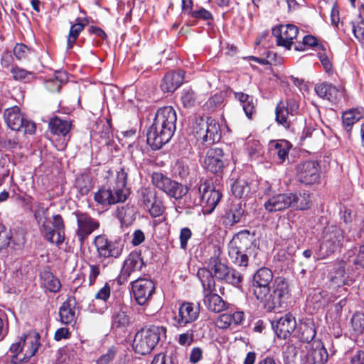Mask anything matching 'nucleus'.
Returning a JSON list of instances; mask_svg holds the SVG:
<instances>
[{
  "label": "nucleus",
  "instance_id": "nucleus-1",
  "mask_svg": "<svg viewBox=\"0 0 364 364\" xmlns=\"http://www.w3.org/2000/svg\"><path fill=\"white\" fill-rule=\"evenodd\" d=\"M127 173L124 168L117 171L114 176L107 177V184L95 193V202L102 205L124 202L129 196L126 187Z\"/></svg>",
  "mask_w": 364,
  "mask_h": 364
},
{
  "label": "nucleus",
  "instance_id": "nucleus-2",
  "mask_svg": "<svg viewBox=\"0 0 364 364\" xmlns=\"http://www.w3.org/2000/svg\"><path fill=\"white\" fill-rule=\"evenodd\" d=\"M197 276L203 287V302L205 306L214 313L226 310L228 304L216 293L215 279L209 269L200 268Z\"/></svg>",
  "mask_w": 364,
  "mask_h": 364
},
{
  "label": "nucleus",
  "instance_id": "nucleus-3",
  "mask_svg": "<svg viewBox=\"0 0 364 364\" xmlns=\"http://www.w3.org/2000/svg\"><path fill=\"white\" fill-rule=\"evenodd\" d=\"M166 328L156 325L145 326L138 331L133 340V349L141 355L150 353L156 346L162 335H165Z\"/></svg>",
  "mask_w": 364,
  "mask_h": 364
},
{
  "label": "nucleus",
  "instance_id": "nucleus-4",
  "mask_svg": "<svg viewBox=\"0 0 364 364\" xmlns=\"http://www.w3.org/2000/svg\"><path fill=\"white\" fill-rule=\"evenodd\" d=\"M344 242L343 231L336 225L326 227L322 233L319 249L314 255L315 259H324L340 250Z\"/></svg>",
  "mask_w": 364,
  "mask_h": 364
},
{
  "label": "nucleus",
  "instance_id": "nucleus-5",
  "mask_svg": "<svg viewBox=\"0 0 364 364\" xmlns=\"http://www.w3.org/2000/svg\"><path fill=\"white\" fill-rule=\"evenodd\" d=\"M289 287L287 282L282 278L275 279L272 291L270 288L268 293H264L262 298L257 300L260 301L262 306L267 311H272L276 309L282 307L285 304L289 296Z\"/></svg>",
  "mask_w": 364,
  "mask_h": 364
},
{
  "label": "nucleus",
  "instance_id": "nucleus-6",
  "mask_svg": "<svg viewBox=\"0 0 364 364\" xmlns=\"http://www.w3.org/2000/svg\"><path fill=\"white\" fill-rule=\"evenodd\" d=\"M209 270L218 280L223 281L235 287H238L243 280L242 275L236 269L229 267L221 262L219 249L214 251V255L208 259Z\"/></svg>",
  "mask_w": 364,
  "mask_h": 364
},
{
  "label": "nucleus",
  "instance_id": "nucleus-7",
  "mask_svg": "<svg viewBox=\"0 0 364 364\" xmlns=\"http://www.w3.org/2000/svg\"><path fill=\"white\" fill-rule=\"evenodd\" d=\"M4 119L8 127L12 130L23 131L25 134H33L36 130V124L28 119L18 106L6 109Z\"/></svg>",
  "mask_w": 364,
  "mask_h": 364
},
{
  "label": "nucleus",
  "instance_id": "nucleus-8",
  "mask_svg": "<svg viewBox=\"0 0 364 364\" xmlns=\"http://www.w3.org/2000/svg\"><path fill=\"white\" fill-rule=\"evenodd\" d=\"M153 185L176 200L181 199L188 191L187 186L171 179L159 172H154L151 176Z\"/></svg>",
  "mask_w": 364,
  "mask_h": 364
},
{
  "label": "nucleus",
  "instance_id": "nucleus-9",
  "mask_svg": "<svg viewBox=\"0 0 364 364\" xmlns=\"http://www.w3.org/2000/svg\"><path fill=\"white\" fill-rule=\"evenodd\" d=\"M95 245L98 254V259L110 262L112 258H118L122 252L124 245L120 241L109 240L105 235L95 238Z\"/></svg>",
  "mask_w": 364,
  "mask_h": 364
},
{
  "label": "nucleus",
  "instance_id": "nucleus-10",
  "mask_svg": "<svg viewBox=\"0 0 364 364\" xmlns=\"http://www.w3.org/2000/svg\"><path fill=\"white\" fill-rule=\"evenodd\" d=\"M198 188L200 191L199 196L203 214L212 213L220 201L222 193L207 182L201 183Z\"/></svg>",
  "mask_w": 364,
  "mask_h": 364
},
{
  "label": "nucleus",
  "instance_id": "nucleus-11",
  "mask_svg": "<svg viewBox=\"0 0 364 364\" xmlns=\"http://www.w3.org/2000/svg\"><path fill=\"white\" fill-rule=\"evenodd\" d=\"M198 140L205 145L209 146L220 141L221 138V129L219 123L212 117H208L200 127L196 130Z\"/></svg>",
  "mask_w": 364,
  "mask_h": 364
},
{
  "label": "nucleus",
  "instance_id": "nucleus-12",
  "mask_svg": "<svg viewBox=\"0 0 364 364\" xmlns=\"http://www.w3.org/2000/svg\"><path fill=\"white\" fill-rule=\"evenodd\" d=\"M200 309L199 304L183 301L178 307V314L173 318L174 326L183 328L196 321L199 317Z\"/></svg>",
  "mask_w": 364,
  "mask_h": 364
},
{
  "label": "nucleus",
  "instance_id": "nucleus-13",
  "mask_svg": "<svg viewBox=\"0 0 364 364\" xmlns=\"http://www.w3.org/2000/svg\"><path fill=\"white\" fill-rule=\"evenodd\" d=\"M173 134L168 129L153 122L146 133V141L152 149H161L172 138Z\"/></svg>",
  "mask_w": 364,
  "mask_h": 364
},
{
  "label": "nucleus",
  "instance_id": "nucleus-14",
  "mask_svg": "<svg viewBox=\"0 0 364 364\" xmlns=\"http://www.w3.org/2000/svg\"><path fill=\"white\" fill-rule=\"evenodd\" d=\"M296 178L305 185L315 184L319 181L321 171L319 164L314 161H306L296 166Z\"/></svg>",
  "mask_w": 364,
  "mask_h": 364
},
{
  "label": "nucleus",
  "instance_id": "nucleus-15",
  "mask_svg": "<svg viewBox=\"0 0 364 364\" xmlns=\"http://www.w3.org/2000/svg\"><path fill=\"white\" fill-rule=\"evenodd\" d=\"M299 109V104L294 98H289L286 102L280 100L275 108V121L284 128L290 127V116L295 115Z\"/></svg>",
  "mask_w": 364,
  "mask_h": 364
},
{
  "label": "nucleus",
  "instance_id": "nucleus-16",
  "mask_svg": "<svg viewBox=\"0 0 364 364\" xmlns=\"http://www.w3.org/2000/svg\"><path fill=\"white\" fill-rule=\"evenodd\" d=\"M131 286L134 299L140 306L148 303L155 289L154 282L146 278H138L132 282Z\"/></svg>",
  "mask_w": 364,
  "mask_h": 364
},
{
  "label": "nucleus",
  "instance_id": "nucleus-17",
  "mask_svg": "<svg viewBox=\"0 0 364 364\" xmlns=\"http://www.w3.org/2000/svg\"><path fill=\"white\" fill-rule=\"evenodd\" d=\"M75 215L77 225L76 236L80 244H83L87 237L99 228L100 224L86 213L77 211Z\"/></svg>",
  "mask_w": 364,
  "mask_h": 364
},
{
  "label": "nucleus",
  "instance_id": "nucleus-18",
  "mask_svg": "<svg viewBox=\"0 0 364 364\" xmlns=\"http://www.w3.org/2000/svg\"><path fill=\"white\" fill-rule=\"evenodd\" d=\"M272 278V272L267 267L260 268L255 272L252 279V292L257 299L269 292Z\"/></svg>",
  "mask_w": 364,
  "mask_h": 364
},
{
  "label": "nucleus",
  "instance_id": "nucleus-19",
  "mask_svg": "<svg viewBox=\"0 0 364 364\" xmlns=\"http://www.w3.org/2000/svg\"><path fill=\"white\" fill-rule=\"evenodd\" d=\"M52 225L54 229L46 224L42 225V231L45 233V238L50 243L61 245L65 240V225L61 215H54Z\"/></svg>",
  "mask_w": 364,
  "mask_h": 364
},
{
  "label": "nucleus",
  "instance_id": "nucleus-20",
  "mask_svg": "<svg viewBox=\"0 0 364 364\" xmlns=\"http://www.w3.org/2000/svg\"><path fill=\"white\" fill-rule=\"evenodd\" d=\"M306 350V364H326L329 355L323 342L321 340H315L311 343L305 346Z\"/></svg>",
  "mask_w": 364,
  "mask_h": 364
},
{
  "label": "nucleus",
  "instance_id": "nucleus-21",
  "mask_svg": "<svg viewBox=\"0 0 364 364\" xmlns=\"http://www.w3.org/2000/svg\"><path fill=\"white\" fill-rule=\"evenodd\" d=\"M299 28L293 24L281 25L272 29V34L276 38L277 45L290 50L293 40L296 38Z\"/></svg>",
  "mask_w": 364,
  "mask_h": 364
},
{
  "label": "nucleus",
  "instance_id": "nucleus-22",
  "mask_svg": "<svg viewBox=\"0 0 364 364\" xmlns=\"http://www.w3.org/2000/svg\"><path fill=\"white\" fill-rule=\"evenodd\" d=\"M39 346L38 334H27L22 336V354L14 359V364H22L33 357Z\"/></svg>",
  "mask_w": 364,
  "mask_h": 364
},
{
  "label": "nucleus",
  "instance_id": "nucleus-23",
  "mask_svg": "<svg viewBox=\"0 0 364 364\" xmlns=\"http://www.w3.org/2000/svg\"><path fill=\"white\" fill-rule=\"evenodd\" d=\"M296 322L290 313L272 321V327L279 338L286 339L295 330Z\"/></svg>",
  "mask_w": 364,
  "mask_h": 364
},
{
  "label": "nucleus",
  "instance_id": "nucleus-24",
  "mask_svg": "<svg viewBox=\"0 0 364 364\" xmlns=\"http://www.w3.org/2000/svg\"><path fill=\"white\" fill-rule=\"evenodd\" d=\"M223 156L222 149L216 147L210 149L204 159V168L213 173H220L224 168Z\"/></svg>",
  "mask_w": 364,
  "mask_h": 364
},
{
  "label": "nucleus",
  "instance_id": "nucleus-25",
  "mask_svg": "<svg viewBox=\"0 0 364 364\" xmlns=\"http://www.w3.org/2000/svg\"><path fill=\"white\" fill-rule=\"evenodd\" d=\"M108 264L109 262H105L104 259H97L96 261L90 259L86 262V266L84 267V281L87 282L89 287H92L95 284L97 277Z\"/></svg>",
  "mask_w": 364,
  "mask_h": 364
},
{
  "label": "nucleus",
  "instance_id": "nucleus-26",
  "mask_svg": "<svg viewBox=\"0 0 364 364\" xmlns=\"http://www.w3.org/2000/svg\"><path fill=\"white\" fill-rule=\"evenodd\" d=\"M177 120L176 112L171 106H166L159 109L154 121L168 129L173 134L176 130Z\"/></svg>",
  "mask_w": 364,
  "mask_h": 364
},
{
  "label": "nucleus",
  "instance_id": "nucleus-27",
  "mask_svg": "<svg viewBox=\"0 0 364 364\" xmlns=\"http://www.w3.org/2000/svg\"><path fill=\"white\" fill-rule=\"evenodd\" d=\"M143 264L144 262L140 255L136 252H131L124 262L119 279L127 281L132 273L141 270Z\"/></svg>",
  "mask_w": 364,
  "mask_h": 364
},
{
  "label": "nucleus",
  "instance_id": "nucleus-28",
  "mask_svg": "<svg viewBox=\"0 0 364 364\" xmlns=\"http://www.w3.org/2000/svg\"><path fill=\"white\" fill-rule=\"evenodd\" d=\"M314 90L319 97L331 102H336L343 95L341 90L327 82L316 84Z\"/></svg>",
  "mask_w": 364,
  "mask_h": 364
},
{
  "label": "nucleus",
  "instance_id": "nucleus-29",
  "mask_svg": "<svg viewBox=\"0 0 364 364\" xmlns=\"http://www.w3.org/2000/svg\"><path fill=\"white\" fill-rule=\"evenodd\" d=\"M269 213L282 211L290 208L289 193H277L269 197L264 203Z\"/></svg>",
  "mask_w": 364,
  "mask_h": 364
},
{
  "label": "nucleus",
  "instance_id": "nucleus-30",
  "mask_svg": "<svg viewBox=\"0 0 364 364\" xmlns=\"http://www.w3.org/2000/svg\"><path fill=\"white\" fill-rule=\"evenodd\" d=\"M185 72L182 70L169 72L165 75L161 84L164 92H173L183 82Z\"/></svg>",
  "mask_w": 364,
  "mask_h": 364
},
{
  "label": "nucleus",
  "instance_id": "nucleus-31",
  "mask_svg": "<svg viewBox=\"0 0 364 364\" xmlns=\"http://www.w3.org/2000/svg\"><path fill=\"white\" fill-rule=\"evenodd\" d=\"M291 148V144L287 140L272 141L269 144V153L278 164H282L288 159Z\"/></svg>",
  "mask_w": 364,
  "mask_h": 364
},
{
  "label": "nucleus",
  "instance_id": "nucleus-32",
  "mask_svg": "<svg viewBox=\"0 0 364 364\" xmlns=\"http://www.w3.org/2000/svg\"><path fill=\"white\" fill-rule=\"evenodd\" d=\"M243 246L240 245L237 235L228 245V256L235 264L240 267H247V255L242 254Z\"/></svg>",
  "mask_w": 364,
  "mask_h": 364
},
{
  "label": "nucleus",
  "instance_id": "nucleus-33",
  "mask_svg": "<svg viewBox=\"0 0 364 364\" xmlns=\"http://www.w3.org/2000/svg\"><path fill=\"white\" fill-rule=\"evenodd\" d=\"M244 321L242 311H235L232 314H223L220 315L215 321L217 328L227 329L230 327L237 326Z\"/></svg>",
  "mask_w": 364,
  "mask_h": 364
},
{
  "label": "nucleus",
  "instance_id": "nucleus-34",
  "mask_svg": "<svg viewBox=\"0 0 364 364\" xmlns=\"http://www.w3.org/2000/svg\"><path fill=\"white\" fill-rule=\"evenodd\" d=\"M316 335V327L312 319L306 318L300 321L297 328V337L301 342H306L307 344L311 343V341Z\"/></svg>",
  "mask_w": 364,
  "mask_h": 364
},
{
  "label": "nucleus",
  "instance_id": "nucleus-35",
  "mask_svg": "<svg viewBox=\"0 0 364 364\" xmlns=\"http://www.w3.org/2000/svg\"><path fill=\"white\" fill-rule=\"evenodd\" d=\"M290 208L296 210H306L311 206V196L307 191L289 193Z\"/></svg>",
  "mask_w": 364,
  "mask_h": 364
},
{
  "label": "nucleus",
  "instance_id": "nucleus-36",
  "mask_svg": "<svg viewBox=\"0 0 364 364\" xmlns=\"http://www.w3.org/2000/svg\"><path fill=\"white\" fill-rule=\"evenodd\" d=\"M200 188L195 187L192 188L188 196H186L183 201H179L176 206L177 211L181 213L178 209H185L186 214H191V210L197 206H200Z\"/></svg>",
  "mask_w": 364,
  "mask_h": 364
},
{
  "label": "nucleus",
  "instance_id": "nucleus-37",
  "mask_svg": "<svg viewBox=\"0 0 364 364\" xmlns=\"http://www.w3.org/2000/svg\"><path fill=\"white\" fill-rule=\"evenodd\" d=\"M59 316L61 323L65 325H73L77 320V309L75 304L70 299L64 301L59 309Z\"/></svg>",
  "mask_w": 364,
  "mask_h": 364
},
{
  "label": "nucleus",
  "instance_id": "nucleus-38",
  "mask_svg": "<svg viewBox=\"0 0 364 364\" xmlns=\"http://www.w3.org/2000/svg\"><path fill=\"white\" fill-rule=\"evenodd\" d=\"M240 245L243 246L242 254L247 255V266L248 265L249 259L252 257L255 258L258 247L255 242L252 240L249 232H239L237 234Z\"/></svg>",
  "mask_w": 364,
  "mask_h": 364
},
{
  "label": "nucleus",
  "instance_id": "nucleus-39",
  "mask_svg": "<svg viewBox=\"0 0 364 364\" xmlns=\"http://www.w3.org/2000/svg\"><path fill=\"white\" fill-rule=\"evenodd\" d=\"M243 214L242 204L240 202L233 203L226 210L223 218V223L225 226H232L240 222Z\"/></svg>",
  "mask_w": 364,
  "mask_h": 364
},
{
  "label": "nucleus",
  "instance_id": "nucleus-40",
  "mask_svg": "<svg viewBox=\"0 0 364 364\" xmlns=\"http://www.w3.org/2000/svg\"><path fill=\"white\" fill-rule=\"evenodd\" d=\"M40 277L42 281V284L50 292L56 293L60 290L61 283L59 279L50 270L43 269L40 273Z\"/></svg>",
  "mask_w": 364,
  "mask_h": 364
},
{
  "label": "nucleus",
  "instance_id": "nucleus-41",
  "mask_svg": "<svg viewBox=\"0 0 364 364\" xmlns=\"http://www.w3.org/2000/svg\"><path fill=\"white\" fill-rule=\"evenodd\" d=\"M49 127L53 134L66 137L70 132L71 123L55 117L50 121Z\"/></svg>",
  "mask_w": 364,
  "mask_h": 364
},
{
  "label": "nucleus",
  "instance_id": "nucleus-42",
  "mask_svg": "<svg viewBox=\"0 0 364 364\" xmlns=\"http://www.w3.org/2000/svg\"><path fill=\"white\" fill-rule=\"evenodd\" d=\"M116 217L122 225L129 226L132 224L136 218V210L133 206L118 207L116 210Z\"/></svg>",
  "mask_w": 364,
  "mask_h": 364
},
{
  "label": "nucleus",
  "instance_id": "nucleus-43",
  "mask_svg": "<svg viewBox=\"0 0 364 364\" xmlns=\"http://www.w3.org/2000/svg\"><path fill=\"white\" fill-rule=\"evenodd\" d=\"M235 97L242 104L246 116L249 119H251L252 114L255 112V105L257 100H255L253 96H250L241 92H235Z\"/></svg>",
  "mask_w": 364,
  "mask_h": 364
},
{
  "label": "nucleus",
  "instance_id": "nucleus-44",
  "mask_svg": "<svg viewBox=\"0 0 364 364\" xmlns=\"http://www.w3.org/2000/svg\"><path fill=\"white\" fill-rule=\"evenodd\" d=\"M363 117V110L360 111L358 109H354L346 111L342 115L343 124L349 132L351 130L352 126Z\"/></svg>",
  "mask_w": 364,
  "mask_h": 364
},
{
  "label": "nucleus",
  "instance_id": "nucleus-45",
  "mask_svg": "<svg viewBox=\"0 0 364 364\" xmlns=\"http://www.w3.org/2000/svg\"><path fill=\"white\" fill-rule=\"evenodd\" d=\"M11 73L15 80L25 83L30 82L36 78V74L33 72L28 71L17 65L12 66Z\"/></svg>",
  "mask_w": 364,
  "mask_h": 364
},
{
  "label": "nucleus",
  "instance_id": "nucleus-46",
  "mask_svg": "<svg viewBox=\"0 0 364 364\" xmlns=\"http://www.w3.org/2000/svg\"><path fill=\"white\" fill-rule=\"evenodd\" d=\"M75 23L71 26L67 41V48L71 49L73 47L77 37L84 29L85 24L81 22L80 18H76Z\"/></svg>",
  "mask_w": 364,
  "mask_h": 364
},
{
  "label": "nucleus",
  "instance_id": "nucleus-47",
  "mask_svg": "<svg viewBox=\"0 0 364 364\" xmlns=\"http://www.w3.org/2000/svg\"><path fill=\"white\" fill-rule=\"evenodd\" d=\"M350 325L353 333L359 336L364 332V313L357 311L350 319Z\"/></svg>",
  "mask_w": 364,
  "mask_h": 364
},
{
  "label": "nucleus",
  "instance_id": "nucleus-48",
  "mask_svg": "<svg viewBox=\"0 0 364 364\" xmlns=\"http://www.w3.org/2000/svg\"><path fill=\"white\" fill-rule=\"evenodd\" d=\"M130 323V317L125 311L120 309L112 315V324L113 327L125 328Z\"/></svg>",
  "mask_w": 364,
  "mask_h": 364
},
{
  "label": "nucleus",
  "instance_id": "nucleus-49",
  "mask_svg": "<svg viewBox=\"0 0 364 364\" xmlns=\"http://www.w3.org/2000/svg\"><path fill=\"white\" fill-rule=\"evenodd\" d=\"M75 186L82 196L87 195L92 188L91 178L87 174H82L76 178Z\"/></svg>",
  "mask_w": 364,
  "mask_h": 364
},
{
  "label": "nucleus",
  "instance_id": "nucleus-50",
  "mask_svg": "<svg viewBox=\"0 0 364 364\" xmlns=\"http://www.w3.org/2000/svg\"><path fill=\"white\" fill-rule=\"evenodd\" d=\"M232 192L237 198H242L250 192V187L246 181L237 180L232 186Z\"/></svg>",
  "mask_w": 364,
  "mask_h": 364
},
{
  "label": "nucleus",
  "instance_id": "nucleus-51",
  "mask_svg": "<svg viewBox=\"0 0 364 364\" xmlns=\"http://www.w3.org/2000/svg\"><path fill=\"white\" fill-rule=\"evenodd\" d=\"M331 274V280L333 284L340 287L345 284V268L343 264H339L338 267Z\"/></svg>",
  "mask_w": 364,
  "mask_h": 364
},
{
  "label": "nucleus",
  "instance_id": "nucleus-52",
  "mask_svg": "<svg viewBox=\"0 0 364 364\" xmlns=\"http://www.w3.org/2000/svg\"><path fill=\"white\" fill-rule=\"evenodd\" d=\"M156 196L154 191L144 188L141 191L140 202L144 208H148L156 200Z\"/></svg>",
  "mask_w": 364,
  "mask_h": 364
},
{
  "label": "nucleus",
  "instance_id": "nucleus-53",
  "mask_svg": "<svg viewBox=\"0 0 364 364\" xmlns=\"http://www.w3.org/2000/svg\"><path fill=\"white\" fill-rule=\"evenodd\" d=\"M181 100L184 107H193L196 101L195 92L191 89L184 90L181 93Z\"/></svg>",
  "mask_w": 364,
  "mask_h": 364
},
{
  "label": "nucleus",
  "instance_id": "nucleus-54",
  "mask_svg": "<svg viewBox=\"0 0 364 364\" xmlns=\"http://www.w3.org/2000/svg\"><path fill=\"white\" fill-rule=\"evenodd\" d=\"M353 33L361 45H364V21L352 22Z\"/></svg>",
  "mask_w": 364,
  "mask_h": 364
},
{
  "label": "nucleus",
  "instance_id": "nucleus-55",
  "mask_svg": "<svg viewBox=\"0 0 364 364\" xmlns=\"http://www.w3.org/2000/svg\"><path fill=\"white\" fill-rule=\"evenodd\" d=\"M146 209L151 217L156 218L163 214L164 208L161 200L157 198Z\"/></svg>",
  "mask_w": 364,
  "mask_h": 364
},
{
  "label": "nucleus",
  "instance_id": "nucleus-56",
  "mask_svg": "<svg viewBox=\"0 0 364 364\" xmlns=\"http://www.w3.org/2000/svg\"><path fill=\"white\" fill-rule=\"evenodd\" d=\"M194 341V331L189 329L183 333H181L178 338V343L183 346H191Z\"/></svg>",
  "mask_w": 364,
  "mask_h": 364
},
{
  "label": "nucleus",
  "instance_id": "nucleus-57",
  "mask_svg": "<svg viewBox=\"0 0 364 364\" xmlns=\"http://www.w3.org/2000/svg\"><path fill=\"white\" fill-rule=\"evenodd\" d=\"M30 53V48L23 43H17L14 48V53L18 60L26 59Z\"/></svg>",
  "mask_w": 364,
  "mask_h": 364
},
{
  "label": "nucleus",
  "instance_id": "nucleus-58",
  "mask_svg": "<svg viewBox=\"0 0 364 364\" xmlns=\"http://www.w3.org/2000/svg\"><path fill=\"white\" fill-rule=\"evenodd\" d=\"M117 350L114 346L110 347L105 353L102 354L96 361V364H109L116 355Z\"/></svg>",
  "mask_w": 364,
  "mask_h": 364
},
{
  "label": "nucleus",
  "instance_id": "nucleus-59",
  "mask_svg": "<svg viewBox=\"0 0 364 364\" xmlns=\"http://www.w3.org/2000/svg\"><path fill=\"white\" fill-rule=\"evenodd\" d=\"M22 336L18 338V341L12 343L9 348V352L12 354L11 358V364H14V359L22 354Z\"/></svg>",
  "mask_w": 364,
  "mask_h": 364
},
{
  "label": "nucleus",
  "instance_id": "nucleus-60",
  "mask_svg": "<svg viewBox=\"0 0 364 364\" xmlns=\"http://www.w3.org/2000/svg\"><path fill=\"white\" fill-rule=\"evenodd\" d=\"M192 232L188 228H183L180 231V247L183 250L187 248L188 240L191 237Z\"/></svg>",
  "mask_w": 364,
  "mask_h": 364
},
{
  "label": "nucleus",
  "instance_id": "nucleus-61",
  "mask_svg": "<svg viewBox=\"0 0 364 364\" xmlns=\"http://www.w3.org/2000/svg\"><path fill=\"white\" fill-rule=\"evenodd\" d=\"M111 288L109 283H105L103 287H102L95 294V299L102 300L106 302L110 296Z\"/></svg>",
  "mask_w": 364,
  "mask_h": 364
},
{
  "label": "nucleus",
  "instance_id": "nucleus-62",
  "mask_svg": "<svg viewBox=\"0 0 364 364\" xmlns=\"http://www.w3.org/2000/svg\"><path fill=\"white\" fill-rule=\"evenodd\" d=\"M223 101V99L222 95L215 94L208 99L205 102V106L208 109L214 110L222 105Z\"/></svg>",
  "mask_w": 364,
  "mask_h": 364
},
{
  "label": "nucleus",
  "instance_id": "nucleus-63",
  "mask_svg": "<svg viewBox=\"0 0 364 364\" xmlns=\"http://www.w3.org/2000/svg\"><path fill=\"white\" fill-rule=\"evenodd\" d=\"M48 211V208L44 206L43 203H38L34 211V217L36 221L40 223L41 222L45 224L44 219Z\"/></svg>",
  "mask_w": 364,
  "mask_h": 364
},
{
  "label": "nucleus",
  "instance_id": "nucleus-64",
  "mask_svg": "<svg viewBox=\"0 0 364 364\" xmlns=\"http://www.w3.org/2000/svg\"><path fill=\"white\" fill-rule=\"evenodd\" d=\"M350 364H364V350L353 351L350 358Z\"/></svg>",
  "mask_w": 364,
  "mask_h": 364
}]
</instances>
